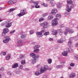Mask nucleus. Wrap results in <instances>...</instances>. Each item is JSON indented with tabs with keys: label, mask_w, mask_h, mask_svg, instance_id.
<instances>
[{
	"label": "nucleus",
	"mask_w": 78,
	"mask_h": 78,
	"mask_svg": "<svg viewBox=\"0 0 78 78\" xmlns=\"http://www.w3.org/2000/svg\"><path fill=\"white\" fill-rule=\"evenodd\" d=\"M34 2V1L33 0H31L30 1V3H34V4H35V3L36 2Z\"/></svg>",
	"instance_id": "nucleus-33"
},
{
	"label": "nucleus",
	"mask_w": 78,
	"mask_h": 78,
	"mask_svg": "<svg viewBox=\"0 0 78 78\" xmlns=\"http://www.w3.org/2000/svg\"><path fill=\"white\" fill-rule=\"evenodd\" d=\"M48 70V66L47 65H45L44 67H41V69L40 72L41 73H42L43 72H44L46 70Z\"/></svg>",
	"instance_id": "nucleus-4"
},
{
	"label": "nucleus",
	"mask_w": 78,
	"mask_h": 78,
	"mask_svg": "<svg viewBox=\"0 0 78 78\" xmlns=\"http://www.w3.org/2000/svg\"><path fill=\"white\" fill-rule=\"evenodd\" d=\"M6 55V53L5 52H2L1 54V56H5Z\"/></svg>",
	"instance_id": "nucleus-28"
},
{
	"label": "nucleus",
	"mask_w": 78,
	"mask_h": 78,
	"mask_svg": "<svg viewBox=\"0 0 78 78\" xmlns=\"http://www.w3.org/2000/svg\"><path fill=\"white\" fill-rule=\"evenodd\" d=\"M69 39V40H72V39H73V37L70 38Z\"/></svg>",
	"instance_id": "nucleus-58"
},
{
	"label": "nucleus",
	"mask_w": 78,
	"mask_h": 78,
	"mask_svg": "<svg viewBox=\"0 0 78 78\" xmlns=\"http://www.w3.org/2000/svg\"><path fill=\"white\" fill-rule=\"evenodd\" d=\"M40 47V46L39 45H35V46L34 47V49H38Z\"/></svg>",
	"instance_id": "nucleus-23"
},
{
	"label": "nucleus",
	"mask_w": 78,
	"mask_h": 78,
	"mask_svg": "<svg viewBox=\"0 0 78 78\" xmlns=\"http://www.w3.org/2000/svg\"><path fill=\"white\" fill-rule=\"evenodd\" d=\"M10 58V56H8L7 57L6 59H7V60H8V59H9Z\"/></svg>",
	"instance_id": "nucleus-44"
},
{
	"label": "nucleus",
	"mask_w": 78,
	"mask_h": 78,
	"mask_svg": "<svg viewBox=\"0 0 78 78\" xmlns=\"http://www.w3.org/2000/svg\"><path fill=\"white\" fill-rule=\"evenodd\" d=\"M30 34H33L34 33V31L31 30L30 32Z\"/></svg>",
	"instance_id": "nucleus-47"
},
{
	"label": "nucleus",
	"mask_w": 78,
	"mask_h": 78,
	"mask_svg": "<svg viewBox=\"0 0 78 78\" xmlns=\"http://www.w3.org/2000/svg\"><path fill=\"white\" fill-rule=\"evenodd\" d=\"M58 19V18H55L54 19V20H52V22L53 23L51 24L52 27L56 26L58 25V21L57 20Z\"/></svg>",
	"instance_id": "nucleus-5"
},
{
	"label": "nucleus",
	"mask_w": 78,
	"mask_h": 78,
	"mask_svg": "<svg viewBox=\"0 0 78 78\" xmlns=\"http://www.w3.org/2000/svg\"><path fill=\"white\" fill-rule=\"evenodd\" d=\"M60 27H64V25H61Z\"/></svg>",
	"instance_id": "nucleus-57"
},
{
	"label": "nucleus",
	"mask_w": 78,
	"mask_h": 78,
	"mask_svg": "<svg viewBox=\"0 0 78 78\" xmlns=\"http://www.w3.org/2000/svg\"><path fill=\"white\" fill-rule=\"evenodd\" d=\"M41 66V65H38L37 66H36V67L37 68H38L39 67H40V66Z\"/></svg>",
	"instance_id": "nucleus-52"
},
{
	"label": "nucleus",
	"mask_w": 78,
	"mask_h": 78,
	"mask_svg": "<svg viewBox=\"0 0 78 78\" xmlns=\"http://www.w3.org/2000/svg\"><path fill=\"white\" fill-rule=\"evenodd\" d=\"M67 5L66 10L69 12L71 11V9L73 8V4L72 3V1L71 0H67Z\"/></svg>",
	"instance_id": "nucleus-1"
},
{
	"label": "nucleus",
	"mask_w": 78,
	"mask_h": 78,
	"mask_svg": "<svg viewBox=\"0 0 78 78\" xmlns=\"http://www.w3.org/2000/svg\"><path fill=\"white\" fill-rule=\"evenodd\" d=\"M30 55L33 58L32 59V62L33 64H34L33 62H35L36 61V59L39 57V55H36L34 53H31Z\"/></svg>",
	"instance_id": "nucleus-2"
},
{
	"label": "nucleus",
	"mask_w": 78,
	"mask_h": 78,
	"mask_svg": "<svg viewBox=\"0 0 78 78\" xmlns=\"http://www.w3.org/2000/svg\"><path fill=\"white\" fill-rule=\"evenodd\" d=\"M64 34H65V35H67V32H65L64 33Z\"/></svg>",
	"instance_id": "nucleus-53"
},
{
	"label": "nucleus",
	"mask_w": 78,
	"mask_h": 78,
	"mask_svg": "<svg viewBox=\"0 0 78 78\" xmlns=\"http://www.w3.org/2000/svg\"><path fill=\"white\" fill-rule=\"evenodd\" d=\"M62 55L63 56H67V52L64 51L62 53Z\"/></svg>",
	"instance_id": "nucleus-19"
},
{
	"label": "nucleus",
	"mask_w": 78,
	"mask_h": 78,
	"mask_svg": "<svg viewBox=\"0 0 78 78\" xmlns=\"http://www.w3.org/2000/svg\"><path fill=\"white\" fill-rule=\"evenodd\" d=\"M27 14V10L26 9H24L23 10H21L20 11V13L19 14H18L17 16H18V17H21L24 15Z\"/></svg>",
	"instance_id": "nucleus-3"
},
{
	"label": "nucleus",
	"mask_w": 78,
	"mask_h": 78,
	"mask_svg": "<svg viewBox=\"0 0 78 78\" xmlns=\"http://www.w3.org/2000/svg\"><path fill=\"white\" fill-rule=\"evenodd\" d=\"M76 58V59H78V57H75Z\"/></svg>",
	"instance_id": "nucleus-60"
},
{
	"label": "nucleus",
	"mask_w": 78,
	"mask_h": 78,
	"mask_svg": "<svg viewBox=\"0 0 78 78\" xmlns=\"http://www.w3.org/2000/svg\"><path fill=\"white\" fill-rule=\"evenodd\" d=\"M26 37V35L24 34H22L21 36V38H24Z\"/></svg>",
	"instance_id": "nucleus-35"
},
{
	"label": "nucleus",
	"mask_w": 78,
	"mask_h": 78,
	"mask_svg": "<svg viewBox=\"0 0 78 78\" xmlns=\"http://www.w3.org/2000/svg\"><path fill=\"white\" fill-rule=\"evenodd\" d=\"M48 1H49L51 5L52 6H55V5L53 4V1H54V0H47Z\"/></svg>",
	"instance_id": "nucleus-10"
},
{
	"label": "nucleus",
	"mask_w": 78,
	"mask_h": 78,
	"mask_svg": "<svg viewBox=\"0 0 78 78\" xmlns=\"http://www.w3.org/2000/svg\"><path fill=\"white\" fill-rule=\"evenodd\" d=\"M52 62V60L51 59L49 58L48 60V63L49 64H51Z\"/></svg>",
	"instance_id": "nucleus-27"
},
{
	"label": "nucleus",
	"mask_w": 78,
	"mask_h": 78,
	"mask_svg": "<svg viewBox=\"0 0 78 78\" xmlns=\"http://www.w3.org/2000/svg\"><path fill=\"white\" fill-rule=\"evenodd\" d=\"M8 75H12V74H11V73L9 72L8 73Z\"/></svg>",
	"instance_id": "nucleus-49"
},
{
	"label": "nucleus",
	"mask_w": 78,
	"mask_h": 78,
	"mask_svg": "<svg viewBox=\"0 0 78 78\" xmlns=\"http://www.w3.org/2000/svg\"><path fill=\"white\" fill-rule=\"evenodd\" d=\"M52 33L54 35H57L58 34V32L56 30H52Z\"/></svg>",
	"instance_id": "nucleus-14"
},
{
	"label": "nucleus",
	"mask_w": 78,
	"mask_h": 78,
	"mask_svg": "<svg viewBox=\"0 0 78 78\" xmlns=\"http://www.w3.org/2000/svg\"><path fill=\"white\" fill-rule=\"evenodd\" d=\"M2 18H0V22H2Z\"/></svg>",
	"instance_id": "nucleus-59"
},
{
	"label": "nucleus",
	"mask_w": 78,
	"mask_h": 78,
	"mask_svg": "<svg viewBox=\"0 0 78 78\" xmlns=\"http://www.w3.org/2000/svg\"><path fill=\"white\" fill-rule=\"evenodd\" d=\"M66 31H67V32H69V33H72L74 32L73 30H70L69 28L66 29Z\"/></svg>",
	"instance_id": "nucleus-8"
},
{
	"label": "nucleus",
	"mask_w": 78,
	"mask_h": 78,
	"mask_svg": "<svg viewBox=\"0 0 78 78\" xmlns=\"http://www.w3.org/2000/svg\"><path fill=\"white\" fill-rule=\"evenodd\" d=\"M14 32H15V30H13V31H11L10 33V34L13 33H14Z\"/></svg>",
	"instance_id": "nucleus-50"
},
{
	"label": "nucleus",
	"mask_w": 78,
	"mask_h": 78,
	"mask_svg": "<svg viewBox=\"0 0 78 78\" xmlns=\"http://www.w3.org/2000/svg\"><path fill=\"white\" fill-rule=\"evenodd\" d=\"M32 8H34V6H32Z\"/></svg>",
	"instance_id": "nucleus-61"
},
{
	"label": "nucleus",
	"mask_w": 78,
	"mask_h": 78,
	"mask_svg": "<svg viewBox=\"0 0 78 78\" xmlns=\"http://www.w3.org/2000/svg\"><path fill=\"white\" fill-rule=\"evenodd\" d=\"M34 52L36 53H38V52H39V49H34Z\"/></svg>",
	"instance_id": "nucleus-22"
},
{
	"label": "nucleus",
	"mask_w": 78,
	"mask_h": 78,
	"mask_svg": "<svg viewBox=\"0 0 78 78\" xmlns=\"http://www.w3.org/2000/svg\"><path fill=\"white\" fill-rule=\"evenodd\" d=\"M18 67V64L17 63H15L13 66H12V69H16Z\"/></svg>",
	"instance_id": "nucleus-12"
},
{
	"label": "nucleus",
	"mask_w": 78,
	"mask_h": 78,
	"mask_svg": "<svg viewBox=\"0 0 78 78\" xmlns=\"http://www.w3.org/2000/svg\"><path fill=\"white\" fill-rule=\"evenodd\" d=\"M72 42L71 41H69L68 43V45H72Z\"/></svg>",
	"instance_id": "nucleus-34"
},
{
	"label": "nucleus",
	"mask_w": 78,
	"mask_h": 78,
	"mask_svg": "<svg viewBox=\"0 0 78 78\" xmlns=\"http://www.w3.org/2000/svg\"><path fill=\"white\" fill-rule=\"evenodd\" d=\"M67 51H68V52H70V51L71 50V48H68L67 49Z\"/></svg>",
	"instance_id": "nucleus-40"
},
{
	"label": "nucleus",
	"mask_w": 78,
	"mask_h": 78,
	"mask_svg": "<svg viewBox=\"0 0 78 78\" xmlns=\"http://www.w3.org/2000/svg\"><path fill=\"white\" fill-rule=\"evenodd\" d=\"M12 23H8V24H7L6 25V27L7 28H9V27H10L11 26V24Z\"/></svg>",
	"instance_id": "nucleus-17"
},
{
	"label": "nucleus",
	"mask_w": 78,
	"mask_h": 78,
	"mask_svg": "<svg viewBox=\"0 0 78 78\" xmlns=\"http://www.w3.org/2000/svg\"><path fill=\"white\" fill-rule=\"evenodd\" d=\"M22 41H18V43H19V44L21 43Z\"/></svg>",
	"instance_id": "nucleus-54"
},
{
	"label": "nucleus",
	"mask_w": 78,
	"mask_h": 78,
	"mask_svg": "<svg viewBox=\"0 0 78 78\" xmlns=\"http://www.w3.org/2000/svg\"><path fill=\"white\" fill-rule=\"evenodd\" d=\"M1 9H2V8L0 7V10Z\"/></svg>",
	"instance_id": "nucleus-62"
},
{
	"label": "nucleus",
	"mask_w": 78,
	"mask_h": 78,
	"mask_svg": "<svg viewBox=\"0 0 78 78\" xmlns=\"http://www.w3.org/2000/svg\"><path fill=\"white\" fill-rule=\"evenodd\" d=\"M57 42L58 43H62L64 42V41L62 39H59L57 41Z\"/></svg>",
	"instance_id": "nucleus-18"
},
{
	"label": "nucleus",
	"mask_w": 78,
	"mask_h": 78,
	"mask_svg": "<svg viewBox=\"0 0 78 78\" xmlns=\"http://www.w3.org/2000/svg\"><path fill=\"white\" fill-rule=\"evenodd\" d=\"M56 17L57 18H61V15L59 14H57L56 16Z\"/></svg>",
	"instance_id": "nucleus-29"
},
{
	"label": "nucleus",
	"mask_w": 78,
	"mask_h": 78,
	"mask_svg": "<svg viewBox=\"0 0 78 78\" xmlns=\"http://www.w3.org/2000/svg\"><path fill=\"white\" fill-rule=\"evenodd\" d=\"M42 73H41V71H40V73H39V72L36 71L35 72V74L36 75H40V74H41Z\"/></svg>",
	"instance_id": "nucleus-24"
},
{
	"label": "nucleus",
	"mask_w": 78,
	"mask_h": 78,
	"mask_svg": "<svg viewBox=\"0 0 78 78\" xmlns=\"http://www.w3.org/2000/svg\"><path fill=\"white\" fill-rule=\"evenodd\" d=\"M49 34V32H46L44 34V36H47V35H48V34Z\"/></svg>",
	"instance_id": "nucleus-37"
},
{
	"label": "nucleus",
	"mask_w": 78,
	"mask_h": 78,
	"mask_svg": "<svg viewBox=\"0 0 78 78\" xmlns=\"http://www.w3.org/2000/svg\"><path fill=\"white\" fill-rule=\"evenodd\" d=\"M53 18V16H48V20H50V19H52Z\"/></svg>",
	"instance_id": "nucleus-20"
},
{
	"label": "nucleus",
	"mask_w": 78,
	"mask_h": 78,
	"mask_svg": "<svg viewBox=\"0 0 78 78\" xmlns=\"http://www.w3.org/2000/svg\"><path fill=\"white\" fill-rule=\"evenodd\" d=\"M76 46L77 47H78V43H77L76 44Z\"/></svg>",
	"instance_id": "nucleus-56"
},
{
	"label": "nucleus",
	"mask_w": 78,
	"mask_h": 78,
	"mask_svg": "<svg viewBox=\"0 0 78 78\" xmlns=\"http://www.w3.org/2000/svg\"><path fill=\"white\" fill-rule=\"evenodd\" d=\"M70 65L71 66H72V67H73V66H75V64H74V63H72L70 64Z\"/></svg>",
	"instance_id": "nucleus-43"
},
{
	"label": "nucleus",
	"mask_w": 78,
	"mask_h": 78,
	"mask_svg": "<svg viewBox=\"0 0 78 78\" xmlns=\"http://www.w3.org/2000/svg\"><path fill=\"white\" fill-rule=\"evenodd\" d=\"M8 4L9 5H12V4H13L12 0H10L8 2Z\"/></svg>",
	"instance_id": "nucleus-21"
},
{
	"label": "nucleus",
	"mask_w": 78,
	"mask_h": 78,
	"mask_svg": "<svg viewBox=\"0 0 78 78\" xmlns=\"http://www.w3.org/2000/svg\"><path fill=\"white\" fill-rule=\"evenodd\" d=\"M9 40H11L10 38H6L5 39L3 40V42L4 43H7L9 41Z\"/></svg>",
	"instance_id": "nucleus-11"
},
{
	"label": "nucleus",
	"mask_w": 78,
	"mask_h": 78,
	"mask_svg": "<svg viewBox=\"0 0 78 78\" xmlns=\"http://www.w3.org/2000/svg\"><path fill=\"white\" fill-rule=\"evenodd\" d=\"M19 68V69H22L23 68V66H21V65H20V66Z\"/></svg>",
	"instance_id": "nucleus-45"
},
{
	"label": "nucleus",
	"mask_w": 78,
	"mask_h": 78,
	"mask_svg": "<svg viewBox=\"0 0 78 78\" xmlns=\"http://www.w3.org/2000/svg\"><path fill=\"white\" fill-rule=\"evenodd\" d=\"M48 23L47 22H44L43 23L41 24V27H43L44 28H46L47 27V25H48Z\"/></svg>",
	"instance_id": "nucleus-6"
},
{
	"label": "nucleus",
	"mask_w": 78,
	"mask_h": 78,
	"mask_svg": "<svg viewBox=\"0 0 78 78\" xmlns=\"http://www.w3.org/2000/svg\"><path fill=\"white\" fill-rule=\"evenodd\" d=\"M76 76V74L75 73H73L70 74L69 76V78H73L75 77Z\"/></svg>",
	"instance_id": "nucleus-9"
},
{
	"label": "nucleus",
	"mask_w": 78,
	"mask_h": 78,
	"mask_svg": "<svg viewBox=\"0 0 78 78\" xmlns=\"http://www.w3.org/2000/svg\"><path fill=\"white\" fill-rule=\"evenodd\" d=\"M37 34L38 36H41L42 35V33L40 32H37Z\"/></svg>",
	"instance_id": "nucleus-25"
},
{
	"label": "nucleus",
	"mask_w": 78,
	"mask_h": 78,
	"mask_svg": "<svg viewBox=\"0 0 78 78\" xmlns=\"http://www.w3.org/2000/svg\"><path fill=\"white\" fill-rule=\"evenodd\" d=\"M15 10V9H10L9 11V12H12V11H14Z\"/></svg>",
	"instance_id": "nucleus-38"
},
{
	"label": "nucleus",
	"mask_w": 78,
	"mask_h": 78,
	"mask_svg": "<svg viewBox=\"0 0 78 78\" xmlns=\"http://www.w3.org/2000/svg\"><path fill=\"white\" fill-rule=\"evenodd\" d=\"M47 78V76L46 75H44L43 76L42 78Z\"/></svg>",
	"instance_id": "nucleus-48"
},
{
	"label": "nucleus",
	"mask_w": 78,
	"mask_h": 78,
	"mask_svg": "<svg viewBox=\"0 0 78 78\" xmlns=\"http://www.w3.org/2000/svg\"><path fill=\"white\" fill-rule=\"evenodd\" d=\"M49 41H53V38H50V39H49Z\"/></svg>",
	"instance_id": "nucleus-51"
},
{
	"label": "nucleus",
	"mask_w": 78,
	"mask_h": 78,
	"mask_svg": "<svg viewBox=\"0 0 78 78\" xmlns=\"http://www.w3.org/2000/svg\"><path fill=\"white\" fill-rule=\"evenodd\" d=\"M4 69V68H3V67H2L1 69L0 70H3Z\"/></svg>",
	"instance_id": "nucleus-55"
},
{
	"label": "nucleus",
	"mask_w": 78,
	"mask_h": 78,
	"mask_svg": "<svg viewBox=\"0 0 78 78\" xmlns=\"http://www.w3.org/2000/svg\"><path fill=\"white\" fill-rule=\"evenodd\" d=\"M57 69H59V68H62V65H58L57 66Z\"/></svg>",
	"instance_id": "nucleus-30"
},
{
	"label": "nucleus",
	"mask_w": 78,
	"mask_h": 78,
	"mask_svg": "<svg viewBox=\"0 0 78 78\" xmlns=\"http://www.w3.org/2000/svg\"><path fill=\"white\" fill-rule=\"evenodd\" d=\"M9 32V30L5 28L3 30V33L2 34V36H5L6 33Z\"/></svg>",
	"instance_id": "nucleus-7"
},
{
	"label": "nucleus",
	"mask_w": 78,
	"mask_h": 78,
	"mask_svg": "<svg viewBox=\"0 0 78 78\" xmlns=\"http://www.w3.org/2000/svg\"><path fill=\"white\" fill-rule=\"evenodd\" d=\"M69 69H72V68H71V67H69Z\"/></svg>",
	"instance_id": "nucleus-64"
},
{
	"label": "nucleus",
	"mask_w": 78,
	"mask_h": 78,
	"mask_svg": "<svg viewBox=\"0 0 78 78\" xmlns=\"http://www.w3.org/2000/svg\"><path fill=\"white\" fill-rule=\"evenodd\" d=\"M41 5H44L45 7H47V6H48V5L46 4H45L44 3H41Z\"/></svg>",
	"instance_id": "nucleus-31"
},
{
	"label": "nucleus",
	"mask_w": 78,
	"mask_h": 78,
	"mask_svg": "<svg viewBox=\"0 0 78 78\" xmlns=\"http://www.w3.org/2000/svg\"><path fill=\"white\" fill-rule=\"evenodd\" d=\"M45 30H41L40 32L41 33H42H42H44V32H45Z\"/></svg>",
	"instance_id": "nucleus-42"
},
{
	"label": "nucleus",
	"mask_w": 78,
	"mask_h": 78,
	"mask_svg": "<svg viewBox=\"0 0 78 78\" xmlns=\"http://www.w3.org/2000/svg\"><path fill=\"white\" fill-rule=\"evenodd\" d=\"M47 13H44L43 14V16L44 17H46L47 16Z\"/></svg>",
	"instance_id": "nucleus-39"
},
{
	"label": "nucleus",
	"mask_w": 78,
	"mask_h": 78,
	"mask_svg": "<svg viewBox=\"0 0 78 78\" xmlns=\"http://www.w3.org/2000/svg\"><path fill=\"white\" fill-rule=\"evenodd\" d=\"M20 59H23V58H24V56H23V55H21L20 56Z\"/></svg>",
	"instance_id": "nucleus-32"
},
{
	"label": "nucleus",
	"mask_w": 78,
	"mask_h": 78,
	"mask_svg": "<svg viewBox=\"0 0 78 78\" xmlns=\"http://www.w3.org/2000/svg\"><path fill=\"white\" fill-rule=\"evenodd\" d=\"M44 18H41L39 20V21L40 22H42V21H43V20H44Z\"/></svg>",
	"instance_id": "nucleus-36"
},
{
	"label": "nucleus",
	"mask_w": 78,
	"mask_h": 78,
	"mask_svg": "<svg viewBox=\"0 0 78 78\" xmlns=\"http://www.w3.org/2000/svg\"><path fill=\"white\" fill-rule=\"evenodd\" d=\"M57 12V9H54L51 11V14H54V13H56Z\"/></svg>",
	"instance_id": "nucleus-13"
},
{
	"label": "nucleus",
	"mask_w": 78,
	"mask_h": 78,
	"mask_svg": "<svg viewBox=\"0 0 78 78\" xmlns=\"http://www.w3.org/2000/svg\"><path fill=\"white\" fill-rule=\"evenodd\" d=\"M12 2H13V4H14V3H16L17 2V0H12Z\"/></svg>",
	"instance_id": "nucleus-41"
},
{
	"label": "nucleus",
	"mask_w": 78,
	"mask_h": 78,
	"mask_svg": "<svg viewBox=\"0 0 78 78\" xmlns=\"http://www.w3.org/2000/svg\"><path fill=\"white\" fill-rule=\"evenodd\" d=\"M57 6L58 8L60 9V8H61V3L60 2H57Z\"/></svg>",
	"instance_id": "nucleus-16"
},
{
	"label": "nucleus",
	"mask_w": 78,
	"mask_h": 78,
	"mask_svg": "<svg viewBox=\"0 0 78 78\" xmlns=\"http://www.w3.org/2000/svg\"><path fill=\"white\" fill-rule=\"evenodd\" d=\"M59 33H63V32H62V30H59Z\"/></svg>",
	"instance_id": "nucleus-46"
},
{
	"label": "nucleus",
	"mask_w": 78,
	"mask_h": 78,
	"mask_svg": "<svg viewBox=\"0 0 78 78\" xmlns=\"http://www.w3.org/2000/svg\"><path fill=\"white\" fill-rule=\"evenodd\" d=\"M35 3V4H36L35 6V8H39L40 6L39 5H38V4H39V2H37Z\"/></svg>",
	"instance_id": "nucleus-15"
},
{
	"label": "nucleus",
	"mask_w": 78,
	"mask_h": 78,
	"mask_svg": "<svg viewBox=\"0 0 78 78\" xmlns=\"http://www.w3.org/2000/svg\"><path fill=\"white\" fill-rule=\"evenodd\" d=\"M25 63H26V62H25V60H22L21 62V64L23 65L25 64Z\"/></svg>",
	"instance_id": "nucleus-26"
},
{
	"label": "nucleus",
	"mask_w": 78,
	"mask_h": 78,
	"mask_svg": "<svg viewBox=\"0 0 78 78\" xmlns=\"http://www.w3.org/2000/svg\"><path fill=\"white\" fill-rule=\"evenodd\" d=\"M35 44V43H34V42L32 43V44Z\"/></svg>",
	"instance_id": "nucleus-63"
}]
</instances>
